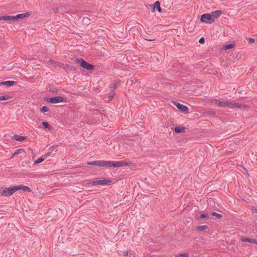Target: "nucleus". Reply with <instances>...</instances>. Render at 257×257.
<instances>
[{
	"label": "nucleus",
	"instance_id": "nucleus-1",
	"mask_svg": "<svg viewBox=\"0 0 257 257\" xmlns=\"http://www.w3.org/2000/svg\"><path fill=\"white\" fill-rule=\"evenodd\" d=\"M130 163H127L124 161H96L89 162L87 165L95 166L97 167H118L124 166H128Z\"/></svg>",
	"mask_w": 257,
	"mask_h": 257
},
{
	"label": "nucleus",
	"instance_id": "nucleus-2",
	"mask_svg": "<svg viewBox=\"0 0 257 257\" xmlns=\"http://www.w3.org/2000/svg\"><path fill=\"white\" fill-rule=\"evenodd\" d=\"M76 63L79 64L81 67L87 70H91L94 68V65L90 64L82 58H77L75 60Z\"/></svg>",
	"mask_w": 257,
	"mask_h": 257
},
{
	"label": "nucleus",
	"instance_id": "nucleus-3",
	"mask_svg": "<svg viewBox=\"0 0 257 257\" xmlns=\"http://www.w3.org/2000/svg\"><path fill=\"white\" fill-rule=\"evenodd\" d=\"M45 100L51 103H58L62 102H66V99L62 96H55L53 97H45Z\"/></svg>",
	"mask_w": 257,
	"mask_h": 257
},
{
	"label": "nucleus",
	"instance_id": "nucleus-4",
	"mask_svg": "<svg viewBox=\"0 0 257 257\" xmlns=\"http://www.w3.org/2000/svg\"><path fill=\"white\" fill-rule=\"evenodd\" d=\"M201 21L207 24H212L214 22V20L212 18L211 14H204L201 17Z\"/></svg>",
	"mask_w": 257,
	"mask_h": 257
},
{
	"label": "nucleus",
	"instance_id": "nucleus-5",
	"mask_svg": "<svg viewBox=\"0 0 257 257\" xmlns=\"http://www.w3.org/2000/svg\"><path fill=\"white\" fill-rule=\"evenodd\" d=\"M211 103L213 104H214L219 107H228V106L230 104L229 103V101H221L218 99H213L211 101Z\"/></svg>",
	"mask_w": 257,
	"mask_h": 257
},
{
	"label": "nucleus",
	"instance_id": "nucleus-6",
	"mask_svg": "<svg viewBox=\"0 0 257 257\" xmlns=\"http://www.w3.org/2000/svg\"><path fill=\"white\" fill-rule=\"evenodd\" d=\"M110 182V181L107 179L102 180H93L90 182V184L92 186L105 185Z\"/></svg>",
	"mask_w": 257,
	"mask_h": 257
},
{
	"label": "nucleus",
	"instance_id": "nucleus-7",
	"mask_svg": "<svg viewBox=\"0 0 257 257\" xmlns=\"http://www.w3.org/2000/svg\"><path fill=\"white\" fill-rule=\"evenodd\" d=\"M174 103L181 112L185 113L188 112V108L186 105L176 102H174Z\"/></svg>",
	"mask_w": 257,
	"mask_h": 257
},
{
	"label": "nucleus",
	"instance_id": "nucleus-8",
	"mask_svg": "<svg viewBox=\"0 0 257 257\" xmlns=\"http://www.w3.org/2000/svg\"><path fill=\"white\" fill-rule=\"evenodd\" d=\"M0 193L3 196H10L12 195L10 188H0Z\"/></svg>",
	"mask_w": 257,
	"mask_h": 257
},
{
	"label": "nucleus",
	"instance_id": "nucleus-9",
	"mask_svg": "<svg viewBox=\"0 0 257 257\" xmlns=\"http://www.w3.org/2000/svg\"><path fill=\"white\" fill-rule=\"evenodd\" d=\"M31 15V13L27 12L26 13L18 14L17 16H15V21L18 20L19 19H22L27 17H29Z\"/></svg>",
	"mask_w": 257,
	"mask_h": 257
},
{
	"label": "nucleus",
	"instance_id": "nucleus-10",
	"mask_svg": "<svg viewBox=\"0 0 257 257\" xmlns=\"http://www.w3.org/2000/svg\"><path fill=\"white\" fill-rule=\"evenodd\" d=\"M210 14L211 15L212 18H213L214 20H215V19H216L220 17V16L222 14V11L220 10H217L212 12Z\"/></svg>",
	"mask_w": 257,
	"mask_h": 257
},
{
	"label": "nucleus",
	"instance_id": "nucleus-11",
	"mask_svg": "<svg viewBox=\"0 0 257 257\" xmlns=\"http://www.w3.org/2000/svg\"><path fill=\"white\" fill-rule=\"evenodd\" d=\"M50 155V153H47L45 154L44 155L42 156V157H40L38 159H37L34 163L36 164H38L39 163H40L44 161V160L47 158Z\"/></svg>",
	"mask_w": 257,
	"mask_h": 257
},
{
	"label": "nucleus",
	"instance_id": "nucleus-12",
	"mask_svg": "<svg viewBox=\"0 0 257 257\" xmlns=\"http://www.w3.org/2000/svg\"><path fill=\"white\" fill-rule=\"evenodd\" d=\"M12 139L19 142H22L26 140L27 139V137L21 136L17 135H15L13 137H12Z\"/></svg>",
	"mask_w": 257,
	"mask_h": 257
},
{
	"label": "nucleus",
	"instance_id": "nucleus-13",
	"mask_svg": "<svg viewBox=\"0 0 257 257\" xmlns=\"http://www.w3.org/2000/svg\"><path fill=\"white\" fill-rule=\"evenodd\" d=\"M241 240L243 242H248L254 244H257V240L253 238H243L241 239Z\"/></svg>",
	"mask_w": 257,
	"mask_h": 257
},
{
	"label": "nucleus",
	"instance_id": "nucleus-14",
	"mask_svg": "<svg viewBox=\"0 0 257 257\" xmlns=\"http://www.w3.org/2000/svg\"><path fill=\"white\" fill-rule=\"evenodd\" d=\"M1 20L4 21H15V16H1Z\"/></svg>",
	"mask_w": 257,
	"mask_h": 257
},
{
	"label": "nucleus",
	"instance_id": "nucleus-15",
	"mask_svg": "<svg viewBox=\"0 0 257 257\" xmlns=\"http://www.w3.org/2000/svg\"><path fill=\"white\" fill-rule=\"evenodd\" d=\"M16 83V82L14 81L9 80V81H3V82H1L0 85H6L7 86H11Z\"/></svg>",
	"mask_w": 257,
	"mask_h": 257
},
{
	"label": "nucleus",
	"instance_id": "nucleus-16",
	"mask_svg": "<svg viewBox=\"0 0 257 257\" xmlns=\"http://www.w3.org/2000/svg\"><path fill=\"white\" fill-rule=\"evenodd\" d=\"M175 132L176 133H181L185 132V127L184 126H177L175 128Z\"/></svg>",
	"mask_w": 257,
	"mask_h": 257
},
{
	"label": "nucleus",
	"instance_id": "nucleus-17",
	"mask_svg": "<svg viewBox=\"0 0 257 257\" xmlns=\"http://www.w3.org/2000/svg\"><path fill=\"white\" fill-rule=\"evenodd\" d=\"M229 103L230 104L228 107L229 108H234V107H240V104L238 103H233L232 102H229Z\"/></svg>",
	"mask_w": 257,
	"mask_h": 257
},
{
	"label": "nucleus",
	"instance_id": "nucleus-18",
	"mask_svg": "<svg viewBox=\"0 0 257 257\" xmlns=\"http://www.w3.org/2000/svg\"><path fill=\"white\" fill-rule=\"evenodd\" d=\"M9 188L10 189V191H11V193L12 195L14 193H15V192L18 191V190H20L19 189V186H11Z\"/></svg>",
	"mask_w": 257,
	"mask_h": 257
},
{
	"label": "nucleus",
	"instance_id": "nucleus-19",
	"mask_svg": "<svg viewBox=\"0 0 257 257\" xmlns=\"http://www.w3.org/2000/svg\"><path fill=\"white\" fill-rule=\"evenodd\" d=\"M19 189H22L24 191H27V192H31V190L29 187H28L26 186H24V185H19Z\"/></svg>",
	"mask_w": 257,
	"mask_h": 257
},
{
	"label": "nucleus",
	"instance_id": "nucleus-20",
	"mask_svg": "<svg viewBox=\"0 0 257 257\" xmlns=\"http://www.w3.org/2000/svg\"><path fill=\"white\" fill-rule=\"evenodd\" d=\"M208 228V226L207 225H200L197 227V230L199 231H203L207 229Z\"/></svg>",
	"mask_w": 257,
	"mask_h": 257
},
{
	"label": "nucleus",
	"instance_id": "nucleus-21",
	"mask_svg": "<svg viewBox=\"0 0 257 257\" xmlns=\"http://www.w3.org/2000/svg\"><path fill=\"white\" fill-rule=\"evenodd\" d=\"M155 6H156V9L160 13L161 12V8L160 7V2L159 1H156L155 2Z\"/></svg>",
	"mask_w": 257,
	"mask_h": 257
},
{
	"label": "nucleus",
	"instance_id": "nucleus-22",
	"mask_svg": "<svg viewBox=\"0 0 257 257\" xmlns=\"http://www.w3.org/2000/svg\"><path fill=\"white\" fill-rule=\"evenodd\" d=\"M210 215H212V216H216L217 218L218 219H221L222 218V215L220 214H218L215 212H212L211 213H210Z\"/></svg>",
	"mask_w": 257,
	"mask_h": 257
},
{
	"label": "nucleus",
	"instance_id": "nucleus-23",
	"mask_svg": "<svg viewBox=\"0 0 257 257\" xmlns=\"http://www.w3.org/2000/svg\"><path fill=\"white\" fill-rule=\"evenodd\" d=\"M42 125L46 128H48L49 130H51L52 127L50 125V124L47 122H43Z\"/></svg>",
	"mask_w": 257,
	"mask_h": 257
},
{
	"label": "nucleus",
	"instance_id": "nucleus-24",
	"mask_svg": "<svg viewBox=\"0 0 257 257\" xmlns=\"http://www.w3.org/2000/svg\"><path fill=\"white\" fill-rule=\"evenodd\" d=\"M11 97L8 95L0 96V101L8 100Z\"/></svg>",
	"mask_w": 257,
	"mask_h": 257
},
{
	"label": "nucleus",
	"instance_id": "nucleus-25",
	"mask_svg": "<svg viewBox=\"0 0 257 257\" xmlns=\"http://www.w3.org/2000/svg\"><path fill=\"white\" fill-rule=\"evenodd\" d=\"M22 152H24V150L23 149H19L15 151L13 156L18 155Z\"/></svg>",
	"mask_w": 257,
	"mask_h": 257
},
{
	"label": "nucleus",
	"instance_id": "nucleus-26",
	"mask_svg": "<svg viewBox=\"0 0 257 257\" xmlns=\"http://www.w3.org/2000/svg\"><path fill=\"white\" fill-rule=\"evenodd\" d=\"M233 45L232 44H227L224 45L223 49L225 50L231 49L233 47Z\"/></svg>",
	"mask_w": 257,
	"mask_h": 257
},
{
	"label": "nucleus",
	"instance_id": "nucleus-27",
	"mask_svg": "<svg viewBox=\"0 0 257 257\" xmlns=\"http://www.w3.org/2000/svg\"><path fill=\"white\" fill-rule=\"evenodd\" d=\"M48 111H49V108L48 107H47L46 106H43L41 109V111L42 112H47Z\"/></svg>",
	"mask_w": 257,
	"mask_h": 257
},
{
	"label": "nucleus",
	"instance_id": "nucleus-28",
	"mask_svg": "<svg viewBox=\"0 0 257 257\" xmlns=\"http://www.w3.org/2000/svg\"><path fill=\"white\" fill-rule=\"evenodd\" d=\"M189 255L188 253H184L178 255H175L174 257H189Z\"/></svg>",
	"mask_w": 257,
	"mask_h": 257
},
{
	"label": "nucleus",
	"instance_id": "nucleus-29",
	"mask_svg": "<svg viewBox=\"0 0 257 257\" xmlns=\"http://www.w3.org/2000/svg\"><path fill=\"white\" fill-rule=\"evenodd\" d=\"M114 94H115V92H114V91H113V90H111L109 92V97L110 98L109 99V100H111V99L113 97Z\"/></svg>",
	"mask_w": 257,
	"mask_h": 257
},
{
	"label": "nucleus",
	"instance_id": "nucleus-30",
	"mask_svg": "<svg viewBox=\"0 0 257 257\" xmlns=\"http://www.w3.org/2000/svg\"><path fill=\"white\" fill-rule=\"evenodd\" d=\"M117 86V84L116 83H113L111 85V88L112 89V90L114 91V90L116 88Z\"/></svg>",
	"mask_w": 257,
	"mask_h": 257
},
{
	"label": "nucleus",
	"instance_id": "nucleus-31",
	"mask_svg": "<svg viewBox=\"0 0 257 257\" xmlns=\"http://www.w3.org/2000/svg\"><path fill=\"white\" fill-rule=\"evenodd\" d=\"M208 216L207 214H201L199 217H198V219H204L205 218H206L207 216Z\"/></svg>",
	"mask_w": 257,
	"mask_h": 257
},
{
	"label": "nucleus",
	"instance_id": "nucleus-32",
	"mask_svg": "<svg viewBox=\"0 0 257 257\" xmlns=\"http://www.w3.org/2000/svg\"><path fill=\"white\" fill-rule=\"evenodd\" d=\"M247 40L249 43H253L255 42V40L251 38H247Z\"/></svg>",
	"mask_w": 257,
	"mask_h": 257
},
{
	"label": "nucleus",
	"instance_id": "nucleus-33",
	"mask_svg": "<svg viewBox=\"0 0 257 257\" xmlns=\"http://www.w3.org/2000/svg\"><path fill=\"white\" fill-rule=\"evenodd\" d=\"M150 7L152 8V12H155V10L156 9V6H155V3L152 5H150Z\"/></svg>",
	"mask_w": 257,
	"mask_h": 257
},
{
	"label": "nucleus",
	"instance_id": "nucleus-34",
	"mask_svg": "<svg viewBox=\"0 0 257 257\" xmlns=\"http://www.w3.org/2000/svg\"><path fill=\"white\" fill-rule=\"evenodd\" d=\"M204 42H205V40L203 37L201 38L199 40V42L201 44H203L204 43Z\"/></svg>",
	"mask_w": 257,
	"mask_h": 257
},
{
	"label": "nucleus",
	"instance_id": "nucleus-35",
	"mask_svg": "<svg viewBox=\"0 0 257 257\" xmlns=\"http://www.w3.org/2000/svg\"><path fill=\"white\" fill-rule=\"evenodd\" d=\"M88 21H89V19H88V18H84L83 19V22L84 23H88Z\"/></svg>",
	"mask_w": 257,
	"mask_h": 257
},
{
	"label": "nucleus",
	"instance_id": "nucleus-36",
	"mask_svg": "<svg viewBox=\"0 0 257 257\" xmlns=\"http://www.w3.org/2000/svg\"><path fill=\"white\" fill-rule=\"evenodd\" d=\"M251 210L254 212L257 213V208H255L254 207H252Z\"/></svg>",
	"mask_w": 257,
	"mask_h": 257
},
{
	"label": "nucleus",
	"instance_id": "nucleus-37",
	"mask_svg": "<svg viewBox=\"0 0 257 257\" xmlns=\"http://www.w3.org/2000/svg\"><path fill=\"white\" fill-rule=\"evenodd\" d=\"M127 255V252H126L124 254V255Z\"/></svg>",
	"mask_w": 257,
	"mask_h": 257
},
{
	"label": "nucleus",
	"instance_id": "nucleus-38",
	"mask_svg": "<svg viewBox=\"0 0 257 257\" xmlns=\"http://www.w3.org/2000/svg\"><path fill=\"white\" fill-rule=\"evenodd\" d=\"M147 40H148V41H152V40H152V39H149V40L147 39Z\"/></svg>",
	"mask_w": 257,
	"mask_h": 257
},
{
	"label": "nucleus",
	"instance_id": "nucleus-39",
	"mask_svg": "<svg viewBox=\"0 0 257 257\" xmlns=\"http://www.w3.org/2000/svg\"><path fill=\"white\" fill-rule=\"evenodd\" d=\"M256 245H257V244H255Z\"/></svg>",
	"mask_w": 257,
	"mask_h": 257
}]
</instances>
